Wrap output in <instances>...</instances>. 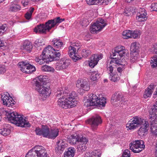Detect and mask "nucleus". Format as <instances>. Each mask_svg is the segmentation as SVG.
Listing matches in <instances>:
<instances>
[{
	"instance_id": "f257e3e1",
	"label": "nucleus",
	"mask_w": 157,
	"mask_h": 157,
	"mask_svg": "<svg viewBox=\"0 0 157 157\" xmlns=\"http://www.w3.org/2000/svg\"><path fill=\"white\" fill-rule=\"evenodd\" d=\"M57 97L62 96L59 98L57 103L60 107L65 109L71 108L76 106L77 101L76 100L77 94L74 91L70 92L67 89L60 88L56 94Z\"/></svg>"
},
{
	"instance_id": "f03ea898",
	"label": "nucleus",
	"mask_w": 157,
	"mask_h": 157,
	"mask_svg": "<svg viewBox=\"0 0 157 157\" xmlns=\"http://www.w3.org/2000/svg\"><path fill=\"white\" fill-rule=\"evenodd\" d=\"M55 52L52 46L49 45L44 49L40 57L35 58V60L38 64L41 65L45 62L58 60L60 54Z\"/></svg>"
},
{
	"instance_id": "7ed1b4c3",
	"label": "nucleus",
	"mask_w": 157,
	"mask_h": 157,
	"mask_svg": "<svg viewBox=\"0 0 157 157\" xmlns=\"http://www.w3.org/2000/svg\"><path fill=\"white\" fill-rule=\"evenodd\" d=\"M64 18H60L59 17H57L53 20H49L46 22L45 25L40 24L35 27L34 31L36 33H44L47 31H49L52 28L64 21Z\"/></svg>"
},
{
	"instance_id": "20e7f679",
	"label": "nucleus",
	"mask_w": 157,
	"mask_h": 157,
	"mask_svg": "<svg viewBox=\"0 0 157 157\" xmlns=\"http://www.w3.org/2000/svg\"><path fill=\"white\" fill-rule=\"evenodd\" d=\"M8 120L17 126L21 127H29L30 124L23 117L15 112H8L6 113Z\"/></svg>"
},
{
	"instance_id": "39448f33",
	"label": "nucleus",
	"mask_w": 157,
	"mask_h": 157,
	"mask_svg": "<svg viewBox=\"0 0 157 157\" xmlns=\"http://www.w3.org/2000/svg\"><path fill=\"white\" fill-rule=\"evenodd\" d=\"M88 98L85 102L84 105L86 107L94 105L105 106L106 103V99L104 97L99 99L96 95L93 93L89 94Z\"/></svg>"
},
{
	"instance_id": "423d86ee",
	"label": "nucleus",
	"mask_w": 157,
	"mask_h": 157,
	"mask_svg": "<svg viewBox=\"0 0 157 157\" xmlns=\"http://www.w3.org/2000/svg\"><path fill=\"white\" fill-rule=\"evenodd\" d=\"M150 114V119L152 121L151 124V131L154 136H157V101L151 108Z\"/></svg>"
},
{
	"instance_id": "0eeeda50",
	"label": "nucleus",
	"mask_w": 157,
	"mask_h": 157,
	"mask_svg": "<svg viewBox=\"0 0 157 157\" xmlns=\"http://www.w3.org/2000/svg\"><path fill=\"white\" fill-rule=\"evenodd\" d=\"M145 147L144 142L142 140H136L129 144L130 150L133 152L138 153L140 152Z\"/></svg>"
},
{
	"instance_id": "6e6552de",
	"label": "nucleus",
	"mask_w": 157,
	"mask_h": 157,
	"mask_svg": "<svg viewBox=\"0 0 157 157\" xmlns=\"http://www.w3.org/2000/svg\"><path fill=\"white\" fill-rule=\"evenodd\" d=\"M18 66L20 70L25 73H31L36 70L35 67L29 64L27 61L19 62Z\"/></svg>"
},
{
	"instance_id": "1a4fd4ad",
	"label": "nucleus",
	"mask_w": 157,
	"mask_h": 157,
	"mask_svg": "<svg viewBox=\"0 0 157 157\" xmlns=\"http://www.w3.org/2000/svg\"><path fill=\"white\" fill-rule=\"evenodd\" d=\"M80 45L78 43H73L68 48V54L70 56L75 62L79 59L77 56L76 52L79 48Z\"/></svg>"
},
{
	"instance_id": "9d476101",
	"label": "nucleus",
	"mask_w": 157,
	"mask_h": 157,
	"mask_svg": "<svg viewBox=\"0 0 157 157\" xmlns=\"http://www.w3.org/2000/svg\"><path fill=\"white\" fill-rule=\"evenodd\" d=\"M123 99L122 94L120 92H117L112 95L111 102L113 105L116 106H122L124 103Z\"/></svg>"
},
{
	"instance_id": "9b49d317",
	"label": "nucleus",
	"mask_w": 157,
	"mask_h": 157,
	"mask_svg": "<svg viewBox=\"0 0 157 157\" xmlns=\"http://www.w3.org/2000/svg\"><path fill=\"white\" fill-rule=\"evenodd\" d=\"M128 53V51L125 49L124 47L122 46H117L112 50V53L110 55L111 56H119L121 58L125 54Z\"/></svg>"
},
{
	"instance_id": "f8f14e48",
	"label": "nucleus",
	"mask_w": 157,
	"mask_h": 157,
	"mask_svg": "<svg viewBox=\"0 0 157 157\" xmlns=\"http://www.w3.org/2000/svg\"><path fill=\"white\" fill-rule=\"evenodd\" d=\"M36 90L45 98L49 96L51 93V90L49 86H43L40 85L37 82L36 85Z\"/></svg>"
},
{
	"instance_id": "ddd939ff",
	"label": "nucleus",
	"mask_w": 157,
	"mask_h": 157,
	"mask_svg": "<svg viewBox=\"0 0 157 157\" xmlns=\"http://www.w3.org/2000/svg\"><path fill=\"white\" fill-rule=\"evenodd\" d=\"M87 122L90 125L92 130L94 131L97 129L98 125L101 123V120L99 115H96L89 119Z\"/></svg>"
},
{
	"instance_id": "4468645a",
	"label": "nucleus",
	"mask_w": 157,
	"mask_h": 157,
	"mask_svg": "<svg viewBox=\"0 0 157 157\" xmlns=\"http://www.w3.org/2000/svg\"><path fill=\"white\" fill-rule=\"evenodd\" d=\"M2 100L3 101V105L6 107L12 106L14 105L15 101L7 93H4L2 95Z\"/></svg>"
},
{
	"instance_id": "2eb2a0df",
	"label": "nucleus",
	"mask_w": 157,
	"mask_h": 157,
	"mask_svg": "<svg viewBox=\"0 0 157 157\" xmlns=\"http://www.w3.org/2000/svg\"><path fill=\"white\" fill-rule=\"evenodd\" d=\"M33 149L35 154H36L37 157H48L46 150L43 146L37 145Z\"/></svg>"
},
{
	"instance_id": "dca6fc26",
	"label": "nucleus",
	"mask_w": 157,
	"mask_h": 157,
	"mask_svg": "<svg viewBox=\"0 0 157 157\" xmlns=\"http://www.w3.org/2000/svg\"><path fill=\"white\" fill-rule=\"evenodd\" d=\"M50 131L49 128L48 126L42 125L41 128H36L35 132L37 135H42L44 137L48 138Z\"/></svg>"
},
{
	"instance_id": "f3484780",
	"label": "nucleus",
	"mask_w": 157,
	"mask_h": 157,
	"mask_svg": "<svg viewBox=\"0 0 157 157\" xmlns=\"http://www.w3.org/2000/svg\"><path fill=\"white\" fill-rule=\"evenodd\" d=\"M103 57L102 54H94L90 57L89 61V64L90 67H94L98 63L99 60Z\"/></svg>"
},
{
	"instance_id": "a211bd4d",
	"label": "nucleus",
	"mask_w": 157,
	"mask_h": 157,
	"mask_svg": "<svg viewBox=\"0 0 157 157\" xmlns=\"http://www.w3.org/2000/svg\"><path fill=\"white\" fill-rule=\"evenodd\" d=\"M111 59L110 63L107 66V71L109 74L113 73V68L112 65H113V64H121V60L119 59V58H112Z\"/></svg>"
},
{
	"instance_id": "6ab92c4d",
	"label": "nucleus",
	"mask_w": 157,
	"mask_h": 157,
	"mask_svg": "<svg viewBox=\"0 0 157 157\" xmlns=\"http://www.w3.org/2000/svg\"><path fill=\"white\" fill-rule=\"evenodd\" d=\"M81 135L77 133H75L73 134L68 136L67 139L68 142L71 144H75L77 142H80L81 138Z\"/></svg>"
},
{
	"instance_id": "aec40b11",
	"label": "nucleus",
	"mask_w": 157,
	"mask_h": 157,
	"mask_svg": "<svg viewBox=\"0 0 157 157\" xmlns=\"http://www.w3.org/2000/svg\"><path fill=\"white\" fill-rule=\"evenodd\" d=\"M69 65L68 60L65 59H61L59 62L56 63V69L57 70H60L67 68Z\"/></svg>"
},
{
	"instance_id": "412c9836",
	"label": "nucleus",
	"mask_w": 157,
	"mask_h": 157,
	"mask_svg": "<svg viewBox=\"0 0 157 157\" xmlns=\"http://www.w3.org/2000/svg\"><path fill=\"white\" fill-rule=\"evenodd\" d=\"M88 142V140L85 137H82L80 139V143L77 146V149L79 151H84L87 148L86 144Z\"/></svg>"
},
{
	"instance_id": "4be33fe9",
	"label": "nucleus",
	"mask_w": 157,
	"mask_h": 157,
	"mask_svg": "<svg viewBox=\"0 0 157 157\" xmlns=\"http://www.w3.org/2000/svg\"><path fill=\"white\" fill-rule=\"evenodd\" d=\"M140 125L141 126L138 131V133L139 136H143L144 135L145 132H147L149 124L147 121H146Z\"/></svg>"
},
{
	"instance_id": "5701e85b",
	"label": "nucleus",
	"mask_w": 157,
	"mask_h": 157,
	"mask_svg": "<svg viewBox=\"0 0 157 157\" xmlns=\"http://www.w3.org/2000/svg\"><path fill=\"white\" fill-rule=\"evenodd\" d=\"M52 44L55 48L57 49H55L53 48L56 51V52L58 51L59 49L63 47V44L62 41L59 39L54 38L52 41ZM60 53V52H59Z\"/></svg>"
},
{
	"instance_id": "b1692460",
	"label": "nucleus",
	"mask_w": 157,
	"mask_h": 157,
	"mask_svg": "<svg viewBox=\"0 0 157 157\" xmlns=\"http://www.w3.org/2000/svg\"><path fill=\"white\" fill-rule=\"evenodd\" d=\"M155 86V85L154 83H152L148 86L147 89H145L144 95V97L145 98H147L151 96Z\"/></svg>"
},
{
	"instance_id": "393cba45",
	"label": "nucleus",
	"mask_w": 157,
	"mask_h": 157,
	"mask_svg": "<svg viewBox=\"0 0 157 157\" xmlns=\"http://www.w3.org/2000/svg\"><path fill=\"white\" fill-rule=\"evenodd\" d=\"M101 154L100 149L95 150L90 152H86L85 155L86 157H100Z\"/></svg>"
},
{
	"instance_id": "a878e982",
	"label": "nucleus",
	"mask_w": 157,
	"mask_h": 157,
	"mask_svg": "<svg viewBox=\"0 0 157 157\" xmlns=\"http://www.w3.org/2000/svg\"><path fill=\"white\" fill-rule=\"evenodd\" d=\"M48 81V78L47 76L46 75H40L37 78V79H35V86H36L37 82H38L40 85L42 86L41 82H43L44 84H46Z\"/></svg>"
},
{
	"instance_id": "bb28decb",
	"label": "nucleus",
	"mask_w": 157,
	"mask_h": 157,
	"mask_svg": "<svg viewBox=\"0 0 157 157\" xmlns=\"http://www.w3.org/2000/svg\"><path fill=\"white\" fill-rule=\"evenodd\" d=\"M59 130L57 128L52 129L50 130L48 138L54 139L59 135Z\"/></svg>"
},
{
	"instance_id": "cd10ccee",
	"label": "nucleus",
	"mask_w": 157,
	"mask_h": 157,
	"mask_svg": "<svg viewBox=\"0 0 157 157\" xmlns=\"http://www.w3.org/2000/svg\"><path fill=\"white\" fill-rule=\"evenodd\" d=\"M67 146V144L65 142L62 140L57 141L56 148L58 150L63 151Z\"/></svg>"
},
{
	"instance_id": "c85d7f7f",
	"label": "nucleus",
	"mask_w": 157,
	"mask_h": 157,
	"mask_svg": "<svg viewBox=\"0 0 157 157\" xmlns=\"http://www.w3.org/2000/svg\"><path fill=\"white\" fill-rule=\"evenodd\" d=\"M131 120H133L134 123H135V124L137 126L140 125L141 124H142L143 123L145 122L146 120L144 119L143 118H141L138 116H135L133 117L131 119Z\"/></svg>"
},
{
	"instance_id": "c756f323",
	"label": "nucleus",
	"mask_w": 157,
	"mask_h": 157,
	"mask_svg": "<svg viewBox=\"0 0 157 157\" xmlns=\"http://www.w3.org/2000/svg\"><path fill=\"white\" fill-rule=\"evenodd\" d=\"M90 29V32L92 33H97L101 31L100 28L98 26L96 22L94 23L93 24H91Z\"/></svg>"
},
{
	"instance_id": "7c9ffc66",
	"label": "nucleus",
	"mask_w": 157,
	"mask_h": 157,
	"mask_svg": "<svg viewBox=\"0 0 157 157\" xmlns=\"http://www.w3.org/2000/svg\"><path fill=\"white\" fill-rule=\"evenodd\" d=\"M23 49L30 52L33 48L32 43L28 40H25L23 46Z\"/></svg>"
},
{
	"instance_id": "2f4dec72",
	"label": "nucleus",
	"mask_w": 157,
	"mask_h": 157,
	"mask_svg": "<svg viewBox=\"0 0 157 157\" xmlns=\"http://www.w3.org/2000/svg\"><path fill=\"white\" fill-rule=\"evenodd\" d=\"M140 47V45L138 43L136 42L132 43L131 45V52L139 53Z\"/></svg>"
},
{
	"instance_id": "473e14b6",
	"label": "nucleus",
	"mask_w": 157,
	"mask_h": 157,
	"mask_svg": "<svg viewBox=\"0 0 157 157\" xmlns=\"http://www.w3.org/2000/svg\"><path fill=\"white\" fill-rule=\"evenodd\" d=\"M75 150L73 147L69 148L68 150L64 153V157H73L75 155Z\"/></svg>"
},
{
	"instance_id": "72a5a7b5",
	"label": "nucleus",
	"mask_w": 157,
	"mask_h": 157,
	"mask_svg": "<svg viewBox=\"0 0 157 157\" xmlns=\"http://www.w3.org/2000/svg\"><path fill=\"white\" fill-rule=\"evenodd\" d=\"M96 23L98 26L100 28L101 30L107 25V23L103 19L101 18H99L97 19Z\"/></svg>"
},
{
	"instance_id": "f704fd0d",
	"label": "nucleus",
	"mask_w": 157,
	"mask_h": 157,
	"mask_svg": "<svg viewBox=\"0 0 157 157\" xmlns=\"http://www.w3.org/2000/svg\"><path fill=\"white\" fill-rule=\"evenodd\" d=\"M130 60L132 63H134L138 60L140 59L139 53L131 52Z\"/></svg>"
},
{
	"instance_id": "c9c22d12",
	"label": "nucleus",
	"mask_w": 157,
	"mask_h": 157,
	"mask_svg": "<svg viewBox=\"0 0 157 157\" xmlns=\"http://www.w3.org/2000/svg\"><path fill=\"white\" fill-rule=\"evenodd\" d=\"M80 88L85 91H87L90 89L89 84L86 80H83L81 84Z\"/></svg>"
},
{
	"instance_id": "e433bc0d",
	"label": "nucleus",
	"mask_w": 157,
	"mask_h": 157,
	"mask_svg": "<svg viewBox=\"0 0 157 157\" xmlns=\"http://www.w3.org/2000/svg\"><path fill=\"white\" fill-rule=\"evenodd\" d=\"M100 77V74L98 72L94 71L91 72L90 78L94 81H96Z\"/></svg>"
},
{
	"instance_id": "4c0bfd02",
	"label": "nucleus",
	"mask_w": 157,
	"mask_h": 157,
	"mask_svg": "<svg viewBox=\"0 0 157 157\" xmlns=\"http://www.w3.org/2000/svg\"><path fill=\"white\" fill-rule=\"evenodd\" d=\"M109 78L111 81L117 82L119 79L120 77L116 72H113L110 74Z\"/></svg>"
},
{
	"instance_id": "58836bf2",
	"label": "nucleus",
	"mask_w": 157,
	"mask_h": 157,
	"mask_svg": "<svg viewBox=\"0 0 157 157\" xmlns=\"http://www.w3.org/2000/svg\"><path fill=\"white\" fill-rule=\"evenodd\" d=\"M137 127V126L135 124L134 121L133 120H131V119L126 124V127L130 130L135 129Z\"/></svg>"
},
{
	"instance_id": "ea45409f",
	"label": "nucleus",
	"mask_w": 157,
	"mask_h": 157,
	"mask_svg": "<svg viewBox=\"0 0 157 157\" xmlns=\"http://www.w3.org/2000/svg\"><path fill=\"white\" fill-rule=\"evenodd\" d=\"M41 69L44 72H53L55 69L52 67L48 65H43L42 66Z\"/></svg>"
},
{
	"instance_id": "a19ab883",
	"label": "nucleus",
	"mask_w": 157,
	"mask_h": 157,
	"mask_svg": "<svg viewBox=\"0 0 157 157\" xmlns=\"http://www.w3.org/2000/svg\"><path fill=\"white\" fill-rule=\"evenodd\" d=\"M132 31L131 37L136 39L139 38L141 34V31L139 30Z\"/></svg>"
},
{
	"instance_id": "79ce46f5",
	"label": "nucleus",
	"mask_w": 157,
	"mask_h": 157,
	"mask_svg": "<svg viewBox=\"0 0 157 157\" xmlns=\"http://www.w3.org/2000/svg\"><path fill=\"white\" fill-rule=\"evenodd\" d=\"M131 30H126L123 32L122 35L124 39H128L131 37Z\"/></svg>"
},
{
	"instance_id": "37998d69",
	"label": "nucleus",
	"mask_w": 157,
	"mask_h": 157,
	"mask_svg": "<svg viewBox=\"0 0 157 157\" xmlns=\"http://www.w3.org/2000/svg\"><path fill=\"white\" fill-rule=\"evenodd\" d=\"M10 132V131L8 128H4L0 129V134L4 136L9 135Z\"/></svg>"
},
{
	"instance_id": "c03bdc74",
	"label": "nucleus",
	"mask_w": 157,
	"mask_h": 157,
	"mask_svg": "<svg viewBox=\"0 0 157 157\" xmlns=\"http://www.w3.org/2000/svg\"><path fill=\"white\" fill-rule=\"evenodd\" d=\"M20 6L17 4L12 5L10 6L9 10L13 12H16L20 10Z\"/></svg>"
},
{
	"instance_id": "a18cd8bd",
	"label": "nucleus",
	"mask_w": 157,
	"mask_h": 157,
	"mask_svg": "<svg viewBox=\"0 0 157 157\" xmlns=\"http://www.w3.org/2000/svg\"><path fill=\"white\" fill-rule=\"evenodd\" d=\"M34 10L33 8H31L29 11L27 12L25 14V17L26 19L29 20L31 19L32 14Z\"/></svg>"
},
{
	"instance_id": "49530a36",
	"label": "nucleus",
	"mask_w": 157,
	"mask_h": 157,
	"mask_svg": "<svg viewBox=\"0 0 157 157\" xmlns=\"http://www.w3.org/2000/svg\"><path fill=\"white\" fill-rule=\"evenodd\" d=\"M101 0H86V3L89 5L97 4L100 3Z\"/></svg>"
},
{
	"instance_id": "de8ad7c7",
	"label": "nucleus",
	"mask_w": 157,
	"mask_h": 157,
	"mask_svg": "<svg viewBox=\"0 0 157 157\" xmlns=\"http://www.w3.org/2000/svg\"><path fill=\"white\" fill-rule=\"evenodd\" d=\"M133 10V8L132 7H127L125 10L124 12V15L128 16L131 14L130 13Z\"/></svg>"
},
{
	"instance_id": "09e8293b",
	"label": "nucleus",
	"mask_w": 157,
	"mask_h": 157,
	"mask_svg": "<svg viewBox=\"0 0 157 157\" xmlns=\"http://www.w3.org/2000/svg\"><path fill=\"white\" fill-rule=\"evenodd\" d=\"M147 19V15L144 14L141 15H137L136 17V19L138 22H143L146 21Z\"/></svg>"
},
{
	"instance_id": "8fccbe9b",
	"label": "nucleus",
	"mask_w": 157,
	"mask_h": 157,
	"mask_svg": "<svg viewBox=\"0 0 157 157\" xmlns=\"http://www.w3.org/2000/svg\"><path fill=\"white\" fill-rule=\"evenodd\" d=\"M151 66L153 67H157V57L152 58L151 62Z\"/></svg>"
},
{
	"instance_id": "3c124183",
	"label": "nucleus",
	"mask_w": 157,
	"mask_h": 157,
	"mask_svg": "<svg viewBox=\"0 0 157 157\" xmlns=\"http://www.w3.org/2000/svg\"><path fill=\"white\" fill-rule=\"evenodd\" d=\"M25 157H37L35 155L33 148L30 150L26 154Z\"/></svg>"
},
{
	"instance_id": "603ef678",
	"label": "nucleus",
	"mask_w": 157,
	"mask_h": 157,
	"mask_svg": "<svg viewBox=\"0 0 157 157\" xmlns=\"http://www.w3.org/2000/svg\"><path fill=\"white\" fill-rule=\"evenodd\" d=\"M90 53L91 51L90 50L86 49H84L82 50L81 54L83 56L86 57L90 55Z\"/></svg>"
},
{
	"instance_id": "864d4df0",
	"label": "nucleus",
	"mask_w": 157,
	"mask_h": 157,
	"mask_svg": "<svg viewBox=\"0 0 157 157\" xmlns=\"http://www.w3.org/2000/svg\"><path fill=\"white\" fill-rule=\"evenodd\" d=\"M80 23L83 26L86 27L89 25V22L87 19L85 18L80 21Z\"/></svg>"
},
{
	"instance_id": "5fc2aeb1",
	"label": "nucleus",
	"mask_w": 157,
	"mask_h": 157,
	"mask_svg": "<svg viewBox=\"0 0 157 157\" xmlns=\"http://www.w3.org/2000/svg\"><path fill=\"white\" fill-rule=\"evenodd\" d=\"M147 15V13L145 10L144 8H140L139 10V12L137 14V16L141 15Z\"/></svg>"
},
{
	"instance_id": "6e6d98bb",
	"label": "nucleus",
	"mask_w": 157,
	"mask_h": 157,
	"mask_svg": "<svg viewBox=\"0 0 157 157\" xmlns=\"http://www.w3.org/2000/svg\"><path fill=\"white\" fill-rule=\"evenodd\" d=\"M43 44V41L41 40H38L35 42V46L36 47H39Z\"/></svg>"
},
{
	"instance_id": "4d7b16f0",
	"label": "nucleus",
	"mask_w": 157,
	"mask_h": 157,
	"mask_svg": "<svg viewBox=\"0 0 157 157\" xmlns=\"http://www.w3.org/2000/svg\"><path fill=\"white\" fill-rule=\"evenodd\" d=\"M122 157H130V152L128 149L125 150L123 152L122 155Z\"/></svg>"
},
{
	"instance_id": "13d9d810",
	"label": "nucleus",
	"mask_w": 157,
	"mask_h": 157,
	"mask_svg": "<svg viewBox=\"0 0 157 157\" xmlns=\"http://www.w3.org/2000/svg\"><path fill=\"white\" fill-rule=\"evenodd\" d=\"M152 11H157V3H152L151 6Z\"/></svg>"
},
{
	"instance_id": "bf43d9fd",
	"label": "nucleus",
	"mask_w": 157,
	"mask_h": 157,
	"mask_svg": "<svg viewBox=\"0 0 157 157\" xmlns=\"http://www.w3.org/2000/svg\"><path fill=\"white\" fill-rule=\"evenodd\" d=\"M6 71L5 67L4 66L0 65V74H4Z\"/></svg>"
},
{
	"instance_id": "052dcab7",
	"label": "nucleus",
	"mask_w": 157,
	"mask_h": 157,
	"mask_svg": "<svg viewBox=\"0 0 157 157\" xmlns=\"http://www.w3.org/2000/svg\"><path fill=\"white\" fill-rule=\"evenodd\" d=\"M152 48L153 52L157 54V42L153 44Z\"/></svg>"
},
{
	"instance_id": "680f3d73",
	"label": "nucleus",
	"mask_w": 157,
	"mask_h": 157,
	"mask_svg": "<svg viewBox=\"0 0 157 157\" xmlns=\"http://www.w3.org/2000/svg\"><path fill=\"white\" fill-rule=\"evenodd\" d=\"M21 2L23 6L25 7L28 5L29 2L27 0H22Z\"/></svg>"
},
{
	"instance_id": "e2e57ef3",
	"label": "nucleus",
	"mask_w": 157,
	"mask_h": 157,
	"mask_svg": "<svg viewBox=\"0 0 157 157\" xmlns=\"http://www.w3.org/2000/svg\"><path fill=\"white\" fill-rule=\"evenodd\" d=\"M6 28V25H2L1 26H0V30H1L3 33H4L5 31V29Z\"/></svg>"
},
{
	"instance_id": "0e129e2a",
	"label": "nucleus",
	"mask_w": 157,
	"mask_h": 157,
	"mask_svg": "<svg viewBox=\"0 0 157 157\" xmlns=\"http://www.w3.org/2000/svg\"><path fill=\"white\" fill-rule=\"evenodd\" d=\"M91 38V36L90 34H87L85 36L84 39L85 40L88 41L90 40V39Z\"/></svg>"
},
{
	"instance_id": "69168bd1",
	"label": "nucleus",
	"mask_w": 157,
	"mask_h": 157,
	"mask_svg": "<svg viewBox=\"0 0 157 157\" xmlns=\"http://www.w3.org/2000/svg\"><path fill=\"white\" fill-rule=\"evenodd\" d=\"M82 82L80 80H78L77 81V82L76 84V86L77 87L79 88L81 84L82 83Z\"/></svg>"
},
{
	"instance_id": "338daca9",
	"label": "nucleus",
	"mask_w": 157,
	"mask_h": 157,
	"mask_svg": "<svg viewBox=\"0 0 157 157\" xmlns=\"http://www.w3.org/2000/svg\"><path fill=\"white\" fill-rule=\"evenodd\" d=\"M111 0H101V2L100 3H102L105 2L106 3H108L109 2H110ZM106 4H107V3H106Z\"/></svg>"
},
{
	"instance_id": "774afa93",
	"label": "nucleus",
	"mask_w": 157,
	"mask_h": 157,
	"mask_svg": "<svg viewBox=\"0 0 157 157\" xmlns=\"http://www.w3.org/2000/svg\"><path fill=\"white\" fill-rule=\"evenodd\" d=\"M157 95V88L156 89V91L153 94V97L155 98L156 97Z\"/></svg>"
}]
</instances>
